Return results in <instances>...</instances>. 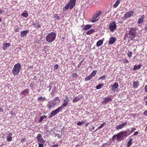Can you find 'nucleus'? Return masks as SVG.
<instances>
[{"instance_id": "57", "label": "nucleus", "mask_w": 147, "mask_h": 147, "mask_svg": "<svg viewBox=\"0 0 147 147\" xmlns=\"http://www.w3.org/2000/svg\"><path fill=\"white\" fill-rule=\"evenodd\" d=\"M82 124H84L85 122V121L82 120L81 121Z\"/></svg>"}, {"instance_id": "35", "label": "nucleus", "mask_w": 147, "mask_h": 147, "mask_svg": "<svg viewBox=\"0 0 147 147\" xmlns=\"http://www.w3.org/2000/svg\"><path fill=\"white\" fill-rule=\"evenodd\" d=\"M92 78L90 75L89 76L87 77L86 78V81H88L90 80Z\"/></svg>"}, {"instance_id": "23", "label": "nucleus", "mask_w": 147, "mask_h": 147, "mask_svg": "<svg viewBox=\"0 0 147 147\" xmlns=\"http://www.w3.org/2000/svg\"><path fill=\"white\" fill-rule=\"evenodd\" d=\"M142 66L141 64H139L138 65H135L133 68L134 70H136L140 69Z\"/></svg>"}, {"instance_id": "37", "label": "nucleus", "mask_w": 147, "mask_h": 147, "mask_svg": "<svg viewBox=\"0 0 147 147\" xmlns=\"http://www.w3.org/2000/svg\"><path fill=\"white\" fill-rule=\"evenodd\" d=\"M70 7V5L68 3L65 7V9L67 10L68 9L69 7Z\"/></svg>"}, {"instance_id": "24", "label": "nucleus", "mask_w": 147, "mask_h": 147, "mask_svg": "<svg viewBox=\"0 0 147 147\" xmlns=\"http://www.w3.org/2000/svg\"><path fill=\"white\" fill-rule=\"evenodd\" d=\"M103 43V40H100L97 42L96 45L97 47H100L102 44Z\"/></svg>"}, {"instance_id": "45", "label": "nucleus", "mask_w": 147, "mask_h": 147, "mask_svg": "<svg viewBox=\"0 0 147 147\" xmlns=\"http://www.w3.org/2000/svg\"><path fill=\"white\" fill-rule=\"evenodd\" d=\"M54 68L55 69H57L58 68V65H54Z\"/></svg>"}, {"instance_id": "28", "label": "nucleus", "mask_w": 147, "mask_h": 147, "mask_svg": "<svg viewBox=\"0 0 147 147\" xmlns=\"http://www.w3.org/2000/svg\"><path fill=\"white\" fill-rule=\"evenodd\" d=\"M96 71L95 70H93L90 74V75L92 78L96 75Z\"/></svg>"}, {"instance_id": "9", "label": "nucleus", "mask_w": 147, "mask_h": 147, "mask_svg": "<svg viewBox=\"0 0 147 147\" xmlns=\"http://www.w3.org/2000/svg\"><path fill=\"white\" fill-rule=\"evenodd\" d=\"M76 0H70L68 3L70 5V9H71L75 6Z\"/></svg>"}, {"instance_id": "7", "label": "nucleus", "mask_w": 147, "mask_h": 147, "mask_svg": "<svg viewBox=\"0 0 147 147\" xmlns=\"http://www.w3.org/2000/svg\"><path fill=\"white\" fill-rule=\"evenodd\" d=\"M62 109H61V108H60V107H59L57 109L52 111L50 114V117H52L55 115L57 114Z\"/></svg>"}, {"instance_id": "31", "label": "nucleus", "mask_w": 147, "mask_h": 147, "mask_svg": "<svg viewBox=\"0 0 147 147\" xmlns=\"http://www.w3.org/2000/svg\"><path fill=\"white\" fill-rule=\"evenodd\" d=\"M46 116L45 115L42 116L40 117V119L39 120V122H41L43 120V119L46 118Z\"/></svg>"}, {"instance_id": "36", "label": "nucleus", "mask_w": 147, "mask_h": 147, "mask_svg": "<svg viewBox=\"0 0 147 147\" xmlns=\"http://www.w3.org/2000/svg\"><path fill=\"white\" fill-rule=\"evenodd\" d=\"M106 78V77L105 75H103L100 77L98 79V80H105Z\"/></svg>"}, {"instance_id": "20", "label": "nucleus", "mask_w": 147, "mask_h": 147, "mask_svg": "<svg viewBox=\"0 0 147 147\" xmlns=\"http://www.w3.org/2000/svg\"><path fill=\"white\" fill-rule=\"evenodd\" d=\"M139 85V82L138 81H137L133 82V86L135 89L137 88Z\"/></svg>"}, {"instance_id": "2", "label": "nucleus", "mask_w": 147, "mask_h": 147, "mask_svg": "<svg viewBox=\"0 0 147 147\" xmlns=\"http://www.w3.org/2000/svg\"><path fill=\"white\" fill-rule=\"evenodd\" d=\"M56 37V34L55 32H50L46 35V40L48 43H51L55 39Z\"/></svg>"}, {"instance_id": "22", "label": "nucleus", "mask_w": 147, "mask_h": 147, "mask_svg": "<svg viewBox=\"0 0 147 147\" xmlns=\"http://www.w3.org/2000/svg\"><path fill=\"white\" fill-rule=\"evenodd\" d=\"M92 27V26L90 25L87 24L84 26V27L83 30H88Z\"/></svg>"}, {"instance_id": "46", "label": "nucleus", "mask_w": 147, "mask_h": 147, "mask_svg": "<svg viewBox=\"0 0 147 147\" xmlns=\"http://www.w3.org/2000/svg\"><path fill=\"white\" fill-rule=\"evenodd\" d=\"M136 130V129L135 128H133L131 129V131H130V133H132L134 131Z\"/></svg>"}, {"instance_id": "10", "label": "nucleus", "mask_w": 147, "mask_h": 147, "mask_svg": "<svg viewBox=\"0 0 147 147\" xmlns=\"http://www.w3.org/2000/svg\"><path fill=\"white\" fill-rule=\"evenodd\" d=\"M37 140L38 142L44 143L45 142V140L42 138L41 134H39L37 135Z\"/></svg>"}, {"instance_id": "52", "label": "nucleus", "mask_w": 147, "mask_h": 147, "mask_svg": "<svg viewBox=\"0 0 147 147\" xmlns=\"http://www.w3.org/2000/svg\"><path fill=\"white\" fill-rule=\"evenodd\" d=\"M145 89L146 92L147 93V85H146L145 86Z\"/></svg>"}, {"instance_id": "42", "label": "nucleus", "mask_w": 147, "mask_h": 147, "mask_svg": "<svg viewBox=\"0 0 147 147\" xmlns=\"http://www.w3.org/2000/svg\"><path fill=\"white\" fill-rule=\"evenodd\" d=\"M55 18L57 20H58L59 19V17L57 15H55Z\"/></svg>"}, {"instance_id": "32", "label": "nucleus", "mask_w": 147, "mask_h": 147, "mask_svg": "<svg viewBox=\"0 0 147 147\" xmlns=\"http://www.w3.org/2000/svg\"><path fill=\"white\" fill-rule=\"evenodd\" d=\"M28 92V90L27 89H25L24 90L21 92L22 94L25 95Z\"/></svg>"}, {"instance_id": "5", "label": "nucleus", "mask_w": 147, "mask_h": 147, "mask_svg": "<svg viewBox=\"0 0 147 147\" xmlns=\"http://www.w3.org/2000/svg\"><path fill=\"white\" fill-rule=\"evenodd\" d=\"M117 27V25L115 22H110L109 24V28L111 32H114Z\"/></svg>"}, {"instance_id": "51", "label": "nucleus", "mask_w": 147, "mask_h": 147, "mask_svg": "<svg viewBox=\"0 0 147 147\" xmlns=\"http://www.w3.org/2000/svg\"><path fill=\"white\" fill-rule=\"evenodd\" d=\"M144 114L145 115L147 116V110L145 111L144 112Z\"/></svg>"}, {"instance_id": "60", "label": "nucleus", "mask_w": 147, "mask_h": 147, "mask_svg": "<svg viewBox=\"0 0 147 147\" xmlns=\"http://www.w3.org/2000/svg\"><path fill=\"white\" fill-rule=\"evenodd\" d=\"M89 122L85 124V126H88V125H89Z\"/></svg>"}, {"instance_id": "58", "label": "nucleus", "mask_w": 147, "mask_h": 147, "mask_svg": "<svg viewBox=\"0 0 147 147\" xmlns=\"http://www.w3.org/2000/svg\"><path fill=\"white\" fill-rule=\"evenodd\" d=\"M9 114L11 115H13V113L12 111H10L9 112Z\"/></svg>"}, {"instance_id": "11", "label": "nucleus", "mask_w": 147, "mask_h": 147, "mask_svg": "<svg viewBox=\"0 0 147 147\" xmlns=\"http://www.w3.org/2000/svg\"><path fill=\"white\" fill-rule=\"evenodd\" d=\"M103 100L102 102V103H107L110 102L112 100L109 97L104 98H103Z\"/></svg>"}, {"instance_id": "47", "label": "nucleus", "mask_w": 147, "mask_h": 147, "mask_svg": "<svg viewBox=\"0 0 147 147\" xmlns=\"http://www.w3.org/2000/svg\"><path fill=\"white\" fill-rule=\"evenodd\" d=\"M98 20V19L94 20H92L91 21V22L93 23H94V22H96Z\"/></svg>"}, {"instance_id": "41", "label": "nucleus", "mask_w": 147, "mask_h": 147, "mask_svg": "<svg viewBox=\"0 0 147 147\" xmlns=\"http://www.w3.org/2000/svg\"><path fill=\"white\" fill-rule=\"evenodd\" d=\"M131 36H128V34L127 33H125V40L126 39V38L129 37L130 38Z\"/></svg>"}, {"instance_id": "39", "label": "nucleus", "mask_w": 147, "mask_h": 147, "mask_svg": "<svg viewBox=\"0 0 147 147\" xmlns=\"http://www.w3.org/2000/svg\"><path fill=\"white\" fill-rule=\"evenodd\" d=\"M72 76L74 78H76L78 76V74L76 73L72 74Z\"/></svg>"}, {"instance_id": "43", "label": "nucleus", "mask_w": 147, "mask_h": 147, "mask_svg": "<svg viewBox=\"0 0 147 147\" xmlns=\"http://www.w3.org/2000/svg\"><path fill=\"white\" fill-rule=\"evenodd\" d=\"M38 147H43L44 145L42 144H40V143H38Z\"/></svg>"}, {"instance_id": "19", "label": "nucleus", "mask_w": 147, "mask_h": 147, "mask_svg": "<svg viewBox=\"0 0 147 147\" xmlns=\"http://www.w3.org/2000/svg\"><path fill=\"white\" fill-rule=\"evenodd\" d=\"M60 101V100L59 99V97H57L55 98L54 100L52 101V102L54 103L55 104V105L56 104L59 103Z\"/></svg>"}, {"instance_id": "26", "label": "nucleus", "mask_w": 147, "mask_h": 147, "mask_svg": "<svg viewBox=\"0 0 147 147\" xmlns=\"http://www.w3.org/2000/svg\"><path fill=\"white\" fill-rule=\"evenodd\" d=\"M132 139L130 138L129 139V141H128L127 143V146L128 147H130L132 144Z\"/></svg>"}, {"instance_id": "18", "label": "nucleus", "mask_w": 147, "mask_h": 147, "mask_svg": "<svg viewBox=\"0 0 147 147\" xmlns=\"http://www.w3.org/2000/svg\"><path fill=\"white\" fill-rule=\"evenodd\" d=\"M55 104L53 102H49L47 106L49 109H51L55 106Z\"/></svg>"}, {"instance_id": "27", "label": "nucleus", "mask_w": 147, "mask_h": 147, "mask_svg": "<svg viewBox=\"0 0 147 147\" xmlns=\"http://www.w3.org/2000/svg\"><path fill=\"white\" fill-rule=\"evenodd\" d=\"M120 3V0H117L113 5L114 8H116Z\"/></svg>"}, {"instance_id": "38", "label": "nucleus", "mask_w": 147, "mask_h": 147, "mask_svg": "<svg viewBox=\"0 0 147 147\" xmlns=\"http://www.w3.org/2000/svg\"><path fill=\"white\" fill-rule=\"evenodd\" d=\"M105 123H102L100 126H99V127H98V129H100L102 127L104 126L105 125Z\"/></svg>"}, {"instance_id": "61", "label": "nucleus", "mask_w": 147, "mask_h": 147, "mask_svg": "<svg viewBox=\"0 0 147 147\" xmlns=\"http://www.w3.org/2000/svg\"><path fill=\"white\" fill-rule=\"evenodd\" d=\"M2 13H3V11L1 9H0V14H1Z\"/></svg>"}, {"instance_id": "17", "label": "nucleus", "mask_w": 147, "mask_h": 147, "mask_svg": "<svg viewBox=\"0 0 147 147\" xmlns=\"http://www.w3.org/2000/svg\"><path fill=\"white\" fill-rule=\"evenodd\" d=\"M29 32V31L28 30L22 31L20 33V36L22 37H24Z\"/></svg>"}, {"instance_id": "55", "label": "nucleus", "mask_w": 147, "mask_h": 147, "mask_svg": "<svg viewBox=\"0 0 147 147\" xmlns=\"http://www.w3.org/2000/svg\"><path fill=\"white\" fill-rule=\"evenodd\" d=\"M132 55V53L131 52L129 54H128V56L130 57Z\"/></svg>"}, {"instance_id": "33", "label": "nucleus", "mask_w": 147, "mask_h": 147, "mask_svg": "<svg viewBox=\"0 0 147 147\" xmlns=\"http://www.w3.org/2000/svg\"><path fill=\"white\" fill-rule=\"evenodd\" d=\"M21 16L27 18L28 16V14L26 13H23L22 14Z\"/></svg>"}, {"instance_id": "8", "label": "nucleus", "mask_w": 147, "mask_h": 147, "mask_svg": "<svg viewBox=\"0 0 147 147\" xmlns=\"http://www.w3.org/2000/svg\"><path fill=\"white\" fill-rule=\"evenodd\" d=\"M134 13L133 10H131L127 12L124 14V18L126 19L132 16Z\"/></svg>"}, {"instance_id": "64", "label": "nucleus", "mask_w": 147, "mask_h": 147, "mask_svg": "<svg viewBox=\"0 0 147 147\" xmlns=\"http://www.w3.org/2000/svg\"><path fill=\"white\" fill-rule=\"evenodd\" d=\"M2 21V20L1 18H0V22H1Z\"/></svg>"}, {"instance_id": "25", "label": "nucleus", "mask_w": 147, "mask_h": 147, "mask_svg": "<svg viewBox=\"0 0 147 147\" xmlns=\"http://www.w3.org/2000/svg\"><path fill=\"white\" fill-rule=\"evenodd\" d=\"M45 99V97H39L38 99H37V102L40 101V103L41 104V102H43L44 101Z\"/></svg>"}, {"instance_id": "21", "label": "nucleus", "mask_w": 147, "mask_h": 147, "mask_svg": "<svg viewBox=\"0 0 147 147\" xmlns=\"http://www.w3.org/2000/svg\"><path fill=\"white\" fill-rule=\"evenodd\" d=\"M11 45L9 43H5L3 45V47H2L3 49L5 50L6 48L10 47Z\"/></svg>"}, {"instance_id": "56", "label": "nucleus", "mask_w": 147, "mask_h": 147, "mask_svg": "<svg viewBox=\"0 0 147 147\" xmlns=\"http://www.w3.org/2000/svg\"><path fill=\"white\" fill-rule=\"evenodd\" d=\"M144 29L146 30H147V22L145 26L144 27Z\"/></svg>"}, {"instance_id": "3", "label": "nucleus", "mask_w": 147, "mask_h": 147, "mask_svg": "<svg viewBox=\"0 0 147 147\" xmlns=\"http://www.w3.org/2000/svg\"><path fill=\"white\" fill-rule=\"evenodd\" d=\"M129 35L131 36V40H133L134 38L138 35V33L136 32V28H131L130 29L129 32Z\"/></svg>"}, {"instance_id": "15", "label": "nucleus", "mask_w": 147, "mask_h": 147, "mask_svg": "<svg viewBox=\"0 0 147 147\" xmlns=\"http://www.w3.org/2000/svg\"><path fill=\"white\" fill-rule=\"evenodd\" d=\"M116 40V38L114 37H111L109 42V44L110 45L114 43Z\"/></svg>"}, {"instance_id": "63", "label": "nucleus", "mask_w": 147, "mask_h": 147, "mask_svg": "<svg viewBox=\"0 0 147 147\" xmlns=\"http://www.w3.org/2000/svg\"><path fill=\"white\" fill-rule=\"evenodd\" d=\"M40 27V26L39 25H38L37 26V28H39V27Z\"/></svg>"}, {"instance_id": "16", "label": "nucleus", "mask_w": 147, "mask_h": 147, "mask_svg": "<svg viewBox=\"0 0 147 147\" xmlns=\"http://www.w3.org/2000/svg\"><path fill=\"white\" fill-rule=\"evenodd\" d=\"M145 18V16L144 15H142L140 18L138 19V23L139 24H142L143 23L144 20Z\"/></svg>"}, {"instance_id": "13", "label": "nucleus", "mask_w": 147, "mask_h": 147, "mask_svg": "<svg viewBox=\"0 0 147 147\" xmlns=\"http://www.w3.org/2000/svg\"><path fill=\"white\" fill-rule=\"evenodd\" d=\"M119 86V85L117 83H115L112 86V90L114 91L116 90L117 89H118Z\"/></svg>"}, {"instance_id": "53", "label": "nucleus", "mask_w": 147, "mask_h": 147, "mask_svg": "<svg viewBox=\"0 0 147 147\" xmlns=\"http://www.w3.org/2000/svg\"><path fill=\"white\" fill-rule=\"evenodd\" d=\"M59 145L57 144H56L54 145L52 147H58Z\"/></svg>"}, {"instance_id": "40", "label": "nucleus", "mask_w": 147, "mask_h": 147, "mask_svg": "<svg viewBox=\"0 0 147 147\" xmlns=\"http://www.w3.org/2000/svg\"><path fill=\"white\" fill-rule=\"evenodd\" d=\"M12 138L11 137H8L7 138V140L9 142L12 140Z\"/></svg>"}, {"instance_id": "49", "label": "nucleus", "mask_w": 147, "mask_h": 147, "mask_svg": "<svg viewBox=\"0 0 147 147\" xmlns=\"http://www.w3.org/2000/svg\"><path fill=\"white\" fill-rule=\"evenodd\" d=\"M12 135V134L11 133H9L8 134V136H7V138L9 137H11V136Z\"/></svg>"}, {"instance_id": "29", "label": "nucleus", "mask_w": 147, "mask_h": 147, "mask_svg": "<svg viewBox=\"0 0 147 147\" xmlns=\"http://www.w3.org/2000/svg\"><path fill=\"white\" fill-rule=\"evenodd\" d=\"M81 99V98H80L79 96L76 97L74 99L73 101L72 102L73 103H75L77 102L79 100Z\"/></svg>"}, {"instance_id": "44", "label": "nucleus", "mask_w": 147, "mask_h": 147, "mask_svg": "<svg viewBox=\"0 0 147 147\" xmlns=\"http://www.w3.org/2000/svg\"><path fill=\"white\" fill-rule=\"evenodd\" d=\"M15 30L16 32H19V31L20 28L19 27H17L15 29Z\"/></svg>"}, {"instance_id": "50", "label": "nucleus", "mask_w": 147, "mask_h": 147, "mask_svg": "<svg viewBox=\"0 0 147 147\" xmlns=\"http://www.w3.org/2000/svg\"><path fill=\"white\" fill-rule=\"evenodd\" d=\"M77 125H81L82 124V123H81V122L80 121H79L77 123Z\"/></svg>"}, {"instance_id": "12", "label": "nucleus", "mask_w": 147, "mask_h": 147, "mask_svg": "<svg viewBox=\"0 0 147 147\" xmlns=\"http://www.w3.org/2000/svg\"><path fill=\"white\" fill-rule=\"evenodd\" d=\"M127 124L126 122L123 123L122 124L117 126L116 129L117 130L121 129L124 126H125Z\"/></svg>"}, {"instance_id": "14", "label": "nucleus", "mask_w": 147, "mask_h": 147, "mask_svg": "<svg viewBox=\"0 0 147 147\" xmlns=\"http://www.w3.org/2000/svg\"><path fill=\"white\" fill-rule=\"evenodd\" d=\"M102 13L101 11H98L95 14H94L92 16V19H95L97 18Z\"/></svg>"}, {"instance_id": "59", "label": "nucleus", "mask_w": 147, "mask_h": 147, "mask_svg": "<svg viewBox=\"0 0 147 147\" xmlns=\"http://www.w3.org/2000/svg\"><path fill=\"white\" fill-rule=\"evenodd\" d=\"M3 109L1 108H0V112H3Z\"/></svg>"}, {"instance_id": "6", "label": "nucleus", "mask_w": 147, "mask_h": 147, "mask_svg": "<svg viewBox=\"0 0 147 147\" xmlns=\"http://www.w3.org/2000/svg\"><path fill=\"white\" fill-rule=\"evenodd\" d=\"M63 104L59 107L62 109L64 108L67 105L69 102V98L67 96H66L65 98L63 100Z\"/></svg>"}, {"instance_id": "62", "label": "nucleus", "mask_w": 147, "mask_h": 147, "mask_svg": "<svg viewBox=\"0 0 147 147\" xmlns=\"http://www.w3.org/2000/svg\"><path fill=\"white\" fill-rule=\"evenodd\" d=\"M128 62H129L127 60H125V63H128Z\"/></svg>"}, {"instance_id": "4", "label": "nucleus", "mask_w": 147, "mask_h": 147, "mask_svg": "<svg viewBox=\"0 0 147 147\" xmlns=\"http://www.w3.org/2000/svg\"><path fill=\"white\" fill-rule=\"evenodd\" d=\"M21 67L20 64L18 63L15 64L13 67L12 73L14 75H17L20 72Z\"/></svg>"}, {"instance_id": "54", "label": "nucleus", "mask_w": 147, "mask_h": 147, "mask_svg": "<svg viewBox=\"0 0 147 147\" xmlns=\"http://www.w3.org/2000/svg\"><path fill=\"white\" fill-rule=\"evenodd\" d=\"M138 134V131H136L134 132V135L136 136Z\"/></svg>"}, {"instance_id": "48", "label": "nucleus", "mask_w": 147, "mask_h": 147, "mask_svg": "<svg viewBox=\"0 0 147 147\" xmlns=\"http://www.w3.org/2000/svg\"><path fill=\"white\" fill-rule=\"evenodd\" d=\"M107 145V144L104 143L102 145V147H106Z\"/></svg>"}, {"instance_id": "1", "label": "nucleus", "mask_w": 147, "mask_h": 147, "mask_svg": "<svg viewBox=\"0 0 147 147\" xmlns=\"http://www.w3.org/2000/svg\"><path fill=\"white\" fill-rule=\"evenodd\" d=\"M128 134L126 131H121L117 134L114 135L113 137V140L116 139L118 141H120L124 139L127 137Z\"/></svg>"}, {"instance_id": "30", "label": "nucleus", "mask_w": 147, "mask_h": 147, "mask_svg": "<svg viewBox=\"0 0 147 147\" xmlns=\"http://www.w3.org/2000/svg\"><path fill=\"white\" fill-rule=\"evenodd\" d=\"M104 85V84H100L98 85H97L96 87V88L97 89H100Z\"/></svg>"}, {"instance_id": "34", "label": "nucleus", "mask_w": 147, "mask_h": 147, "mask_svg": "<svg viewBox=\"0 0 147 147\" xmlns=\"http://www.w3.org/2000/svg\"><path fill=\"white\" fill-rule=\"evenodd\" d=\"M94 32V30L92 29H91V30H90L88 31L87 32V34H92V33Z\"/></svg>"}]
</instances>
